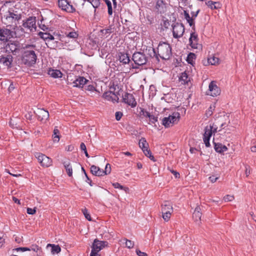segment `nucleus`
<instances>
[{
	"label": "nucleus",
	"mask_w": 256,
	"mask_h": 256,
	"mask_svg": "<svg viewBox=\"0 0 256 256\" xmlns=\"http://www.w3.org/2000/svg\"><path fill=\"white\" fill-rule=\"evenodd\" d=\"M48 246L52 247L51 252L52 254H58L61 251V248L59 245H55L54 244H48Z\"/></svg>",
	"instance_id": "7c9ffc66"
},
{
	"label": "nucleus",
	"mask_w": 256,
	"mask_h": 256,
	"mask_svg": "<svg viewBox=\"0 0 256 256\" xmlns=\"http://www.w3.org/2000/svg\"><path fill=\"white\" fill-rule=\"evenodd\" d=\"M21 120L18 116H12L9 122V124L12 128H20L21 127Z\"/></svg>",
	"instance_id": "a211bd4d"
},
{
	"label": "nucleus",
	"mask_w": 256,
	"mask_h": 256,
	"mask_svg": "<svg viewBox=\"0 0 256 256\" xmlns=\"http://www.w3.org/2000/svg\"><path fill=\"white\" fill-rule=\"evenodd\" d=\"M18 44L15 43L8 44L6 46V51H10L13 54H16V52H18L20 50Z\"/></svg>",
	"instance_id": "4be33fe9"
},
{
	"label": "nucleus",
	"mask_w": 256,
	"mask_h": 256,
	"mask_svg": "<svg viewBox=\"0 0 256 256\" xmlns=\"http://www.w3.org/2000/svg\"><path fill=\"white\" fill-rule=\"evenodd\" d=\"M86 1L92 4L95 9L94 12H96V8H98L100 4V0H87Z\"/></svg>",
	"instance_id": "79ce46f5"
},
{
	"label": "nucleus",
	"mask_w": 256,
	"mask_h": 256,
	"mask_svg": "<svg viewBox=\"0 0 256 256\" xmlns=\"http://www.w3.org/2000/svg\"><path fill=\"white\" fill-rule=\"evenodd\" d=\"M78 34L76 32H70L67 34V36L70 38H78Z\"/></svg>",
	"instance_id": "864d4df0"
},
{
	"label": "nucleus",
	"mask_w": 256,
	"mask_h": 256,
	"mask_svg": "<svg viewBox=\"0 0 256 256\" xmlns=\"http://www.w3.org/2000/svg\"><path fill=\"white\" fill-rule=\"evenodd\" d=\"M122 97V102L131 106L132 108H135L136 106L137 102L132 94L126 92Z\"/></svg>",
	"instance_id": "6e6552de"
},
{
	"label": "nucleus",
	"mask_w": 256,
	"mask_h": 256,
	"mask_svg": "<svg viewBox=\"0 0 256 256\" xmlns=\"http://www.w3.org/2000/svg\"><path fill=\"white\" fill-rule=\"evenodd\" d=\"M214 3V10H217L220 8L222 6V4L220 2H213Z\"/></svg>",
	"instance_id": "0e129e2a"
},
{
	"label": "nucleus",
	"mask_w": 256,
	"mask_h": 256,
	"mask_svg": "<svg viewBox=\"0 0 256 256\" xmlns=\"http://www.w3.org/2000/svg\"><path fill=\"white\" fill-rule=\"evenodd\" d=\"M214 144V149L218 153L222 154L224 152H226L228 150V148L226 146L222 145L220 143H215Z\"/></svg>",
	"instance_id": "bb28decb"
},
{
	"label": "nucleus",
	"mask_w": 256,
	"mask_h": 256,
	"mask_svg": "<svg viewBox=\"0 0 256 256\" xmlns=\"http://www.w3.org/2000/svg\"><path fill=\"white\" fill-rule=\"evenodd\" d=\"M12 15V17L14 16V28H12L14 30H20L21 31L22 34H24L25 32L24 28H22L21 26H18L16 22V21H18L22 18V15L21 14H15L12 12H11Z\"/></svg>",
	"instance_id": "f3484780"
},
{
	"label": "nucleus",
	"mask_w": 256,
	"mask_h": 256,
	"mask_svg": "<svg viewBox=\"0 0 256 256\" xmlns=\"http://www.w3.org/2000/svg\"><path fill=\"white\" fill-rule=\"evenodd\" d=\"M13 18L14 16L12 17L11 12L8 11L6 16H4V18H2V22L6 26V27L11 28L13 26V24L14 23Z\"/></svg>",
	"instance_id": "dca6fc26"
},
{
	"label": "nucleus",
	"mask_w": 256,
	"mask_h": 256,
	"mask_svg": "<svg viewBox=\"0 0 256 256\" xmlns=\"http://www.w3.org/2000/svg\"><path fill=\"white\" fill-rule=\"evenodd\" d=\"M132 60L136 65L140 66L146 64L148 61V57L144 52H136L132 56Z\"/></svg>",
	"instance_id": "7ed1b4c3"
},
{
	"label": "nucleus",
	"mask_w": 256,
	"mask_h": 256,
	"mask_svg": "<svg viewBox=\"0 0 256 256\" xmlns=\"http://www.w3.org/2000/svg\"><path fill=\"white\" fill-rule=\"evenodd\" d=\"M210 138L204 136V142L206 147H209L210 146Z\"/></svg>",
	"instance_id": "680f3d73"
},
{
	"label": "nucleus",
	"mask_w": 256,
	"mask_h": 256,
	"mask_svg": "<svg viewBox=\"0 0 256 256\" xmlns=\"http://www.w3.org/2000/svg\"><path fill=\"white\" fill-rule=\"evenodd\" d=\"M158 57L162 60H169L172 56V47L167 42H160L157 48Z\"/></svg>",
	"instance_id": "f257e3e1"
},
{
	"label": "nucleus",
	"mask_w": 256,
	"mask_h": 256,
	"mask_svg": "<svg viewBox=\"0 0 256 256\" xmlns=\"http://www.w3.org/2000/svg\"><path fill=\"white\" fill-rule=\"evenodd\" d=\"M40 37L44 39V40H48V36H49V33L48 32H40L38 34Z\"/></svg>",
	"instance_id": "3c124183"
},
{
	"label": "nucleus",
	"mask_w": 256,
	"mask_h": 256,
	"mask_svg": "<svg viewBox=\"0 0 256 256\" xmlns=\"http://www.w3.org/2000/svg\"><path fill=\"white\" fill-rule=\"evenodd\" d=\"M14 34H16V32L9 29L0 28V41L6 42L14 37Z\"/></svg>",
	"instance_id": "39448f33"
},
{
	"label": "nucleus",
	"mask_w": 256,
	"mask_h": 256,
	"mask_svg": "<svg viewBox=\"0 0 256 256\" xmlns=\"http://www.w3.org/2000/svg\"><path fill=\"white\" fill-rule=\"evenodd\" d=\"M36 208H28L26 210V212L29 214H36Z\"/></svg>",
	"instance_id": "4d7b16f0"
},
{
	"label": "nucleus",
	"mask_w": 256,
	"mask_h": 256,
	"mask_svg": "<svg viewBox=\"0 0 256 256\" xmlns=\"http://www.w3.org/2000/svg\"><path fill=\"white\" fill-rule=\"evenodd\" d=\"M48 74L54 78H62V74L60 70L52 68L49 69Z\"/></svg>",
	"instance_id": "393cba45"
},
{
	"label": "nucleus",
	"mask_w": 256,
	"mask_h": 256,
	"mask_svg": "<svg viewBox=\"0 0 256 256\" xmlns=\"http://www.w3.org/2000/svg\"><path fill=\"white\" fill-rule=\"evenodd\" d=\"M88 80L83 76L78 77L73 82L74 87L83 88Z\"/></svg>",
	"instance_id": "aec40b11"
},
{
	"label": "nucleus",
	"mask_w": 256,
	"mask_h": 256,
	"mask_svg": "<svg viewBox=\"0 0 256 256\" xmlns=\"http://www.w3.org/2000/svg\"><path fill=\"white\" fill-rule=\"evenodd\" d=\"M154 8L158 14H162L166 11L167 4L164 0H155Z\"/></svg>",
	"instance_id": "9d476101"
},
{
	"label": "nucleus",
	"mask_w": 256,
	"mask_h": 256,
	"mask_svg": "<svg viewBox=\"0 0 256 256\" xmlns=\"http://www.w3.org/2000/svg\"><path fill=\"white\" fill-rule=\"evenodd\" d=\"M28 251L33 250L36 252H38V250H41V248L39 247L38 245L32 244L30 248H28Z\"/></svg>",
	"instance_id": "a18cd8bd"
},
{
	"label": "nucleus",
	"mask_w": 256,
	"mask_h": 256,
	"mask_svg": "<svg viewBox=\"0 0 256 256\" xmlns=\"http://www.w3.org/2000/svg\"><path fill=\"white\" fill-rule=\"evenodd\" d=\"M170 118V120L172 122V124H176L177 123L180 118V114L178 112H173L172 115L169 116Z\"/></svg>",
	"instance_id": "c756f323"
},
{
	"label": "nucleus",
	"mask_w": 256,
	"mask_h": 256,
	"mask_svg": "<svg viewBox=\"0 0 256 256\" xmlns=\"http://www.w3.org/2000/svg\"><path fill=\"white\" fill-rule=\"evenodd\" d=\"M136 253L138 256H148L146 252H142L138 249L136 250Z\"/></svg>",
	"instance_id": "338daca9"
},
{
	"label": "nucleus",
	"mask_w": 256,
	"mask_h": 256,
	"mask_svg": "<svg viewBox=\"0 0 256 256\" xmlns=\"http://www.w3.org/2000/svg\"><path fill=\"white\" fill-rule=\"evenodd\" d=\"M214 128V124L212 126H210L208 128L206 126L205 128V132L204 134V136L209 137L210 138L212 134V129Z\"/></svg>",
	"instance_id": "f704fd0d"
},
{
	"label": "nucleus",
	"mask_w": 256,
	"mask_h": 256,
	"mask_svg": "<svg viewBox=\"0 0 256 256\" xmlns=\"http://www.w3.org/2000/svg\"><path fill=\"white\" fill-rule=\"evenodd\" d=\"M85 90H86L90 92H94V91L96 90L95 87L92 84H89L88 86H86Z\"/></svg>",
	"instance_id": "5fc2aeb1"
},
{
	"label": "nucleus",
	"mask_w": 256,
	"mask_h": 256,
	"mask_svg": "<svg viewBox=\"0 0 256 256\" xmlns=\"http://www.w3.org/2000/svg\"><path fill=\"white\" fill-rule=\"evenodd\" d=\"M196 58V56L194 54L190 52L186 58V61L188 64L193 65L194 64V60Z\"/></svg>",
	"instance_id": "473e14b6"
},
{
	"label": "nucleus",
	"mask_w": 256,
	"mask_h": 256,
	"mask_svg": "<svg viewBox=\"0 0 256 256\" xmlns=\"http://www.w3.org/2000/svg\"><path fill=\"white\" fill-rule=\"evenodd\" d=\"M62 164L64 166L68 175L69 176H72V168L70 162L69 161L64 162Z\"/></svg>",
	"instance_id": "cd10ccee"
},
{
	"label": "nucleus",
	"mask_w": 256,
	"mask_h": 256,
	"mask_svg": "<svg viewBox=\"0 0 256 256\" xmlns=\"http://www.w3.org/2000/svg\"><path fill=\"white\" fill-rule=\"evenodd\" d=\"M222 119V118H220L218 119L217 120L216 123L218 124H220V128H222V129H224L228 125V124L230 123V121L229 120H228V122H224Z\"/></svg>",
	"instance_id": "ea45409f"
},
{
	"label": "nucleus",
	"mask_w": 256,
	"mask_h": 256,
	"mask_svg": "<svg viewBox=\"0 0 256 256\" xmlns=\"http://www.w3.org/2000/svg\"><path fill=\"white\" fill-rule=\"evenodd\" d=\"M214 108H215L214 106L213 107L210 106V108H208V111H206V114L207 116H210L212 114V110H214Z\"/></svg>",
	"instance_id": "69168bd1"
},
{
	"label": "nucleus",
	"mask_w": 256,
	"mask_h": 256,
	"mask_svg": "<svg viewBox=\"0 0 256 256\" xmlns=\"http://www.w3.org/2000/svg\"><path fill=\"white\" fill-rule=\"evenodd\" d=\"M54 142H58L60 140V131L59 130L55 128L54 130V134L52 135Z\"/></svg>",
	"instance_id": "a19ab883"
},
{
	"label": "nucleus",
	"mask_w": 256,
	"mask_h": 256,
	"mask_svg": "<svg viewBox=\"0 0 256 256\" xmlns=\"http://www.w3.org/2000/svg\"><path fill=\"white\" fill-rule=\"evenodd\" d=\"M98 250L92 248L90 254V256H100V255L98 254Z\"/></svg>",
	"instance_id": "774afa93"
},
{
	"label": "nucleus",
	"mask_w": 256,
	"mask_h": 256,
	"mask_svg": "<svg viewBox=\"0 0 256 256\" xmlns=\"http://www.w3.org/2000/svg\"><path fill=\"white\" fill-rule=\"evenodd\" d=\"M111 171L110 165L109 164H106L105 170H104V174H110Z\"/></svg>",
	"instance_id": "bf43d9fd"
},
{
	"label": "nucleus",
	"mask_w": 256,
	"mask_h": 256,
	"mask_svg": "<svg viewBox=\"0 0 256 256\" xmlns=\"http://www.w3.org/2000/svg\"><path fill=\"white\" fill-rule=\"evenodd\" d=\"M118 57L120 62L124 64H128L130 61L128 54L126 53L120 52L118 53Z\"/></svg>",
	"instance_id": "b1692460"
},
{
	"label": "nucleus",
	"mask_w": 256,
	"mask_h": 256,
	"mask_svg": "<svg viewBox=\"0 0 256 256\" xmlns=\"http://www.w3.org/2000/svg\"><path fill=\"white\" fill-rule=\"evenodd\" d=\"M71 2L70 0H58V7L62 10L68 12H74L76 11L75 8Z\"/></svg>",
	"instance_id": "20e7f679"
},
{
	"label": "nucleus",
	"mask_w": 256,
	"mask_h": 256,
	"mask_svg": "<svg viewBox=\"0 0 256 256\" xmlns=\"http://www.w3.org/2000/svg\"><path fill=\"white\" fill-rule=\"evenodd\" d=\"M112 25L106 28H104L100 30V32L103 36H106V34H110L112 32Z\"/></svg>",
	"instance_id": "4c0bfd02"
},
{
	"label": "nucleus",
	"mask_w": 256,
	"mask_h": 256,
	"mask_svg": "<svg viewBox=\"0 0 256 256\" xmlns=\"http://www.w3.org/2000/svg\"><path fill=\"white\" fill-rule=\"evenodd\" d=\"M99 170V167L96 166L94 165H92L90 167V172L94 176H96L98 173V170Z\"/></svg>",
	"instance_id": "de8ad7c7"
},
{
	"label": "nucleus",
	"mask_w": 256,
	"mask_h": 256,
	"mask_svg": "<svg viewBox=\"0 0 256 256\" xmlns=\"http://www.w3.org/2000/svg\"><path fill=\"white\" fill-rule=\"evenodd\" d=\"M82 212H83L86 218L88 221H92V220L90 216L88 213V210L86 208H85L84 209L82 210Z\"/></svg>",
	"instance_id": "8fccbe9b"
},
{
	"label": "nucleus",
	"mask_w": 256,
	"mask_h": 256,
	"mask_svg": "<svg viewBox=\"0 0 256 256\" xmlns=\"http://www.w3.org/2000/svg\"><path fill=\"white\" fill-rule=\"evenodd\" d=\"M164 212L162 213V218L165 221L168 222L170 218L172 213L170 212V211L166 212L165 210H164Z\"/></svg>",
	"instance_id": "c03bdc74"
},
{
	"label": "nucleus",
	"mask_w": 256,
	"mask_h": 256,
	"mask_svg": "<svg viewBox=\"0 0 256 256\" xmlns=\"http://www.w3.org/2000/svg\"><path fill=\"white\" fill-rule=\"evenodd\" d=\"M82 172L84 173V175H85V176H86V182H88V183L90 184V186H93V184H92V180H91L88 178V174H86V172L85 170L84 169V168L83 167H82Z\"/></svg>",
	"instance_id": "603ef678"
},
{
	"label": "nucleus",
	"mask_w": 256,
	"mask_h": 256,
	"mask_svg": "<svg viewBox=\"0 0 256 256\" xmlns=\"http://www.w3.org/2000/svg\"><path fill=\"white\" fill-rule=\"evenodd\" d=\"M164 210L166 212L170 211V212L172 213L173 212L172 206L171 204L168 201L164 202V204H162V212H164Z\"/></svg>",
	"instance_id": "a878e982"
},
{
	"label": "nucleus",
	"mask_w": 256,
	"mask_h": 256,
	"mask_svg": "<svg viewBox=\"0 0 256 256\" xmlns=\"http://www.w3.org/2000/svg\"><path fill=\"white\" fill-rule=\"evenodd\" d=\"M28 248L27 247H19V248H14L12 250V251H17V252H26V251H28Z\"/></svg>",
	"instance_id": "13d9d810"
},
{
	"label": "nucleus",
	"mask_w": 256,
	"mask_h": 256,
	"mask_svg": "<svg viewBox=\"0 0 256 256\" xmlns=\"http://www.w3.org/2000/svg\"><path fill=\"white\" fill-rule=\"evenodd\" d=\"M37 56L34 50H26L22 56V61L24 64L28 66H32L36 62Z\"/></svg>",
	"instance_id": "f03ea898"
},
{
	"label": "nucleus",
	"mask_w": 256,
	"mask_h": 256,
	"mask_svg": "<svg viewBox=\"0 0 256 256\" xmlns=\"http://www.w3.org/2000/svg\"><path fill=\"white\" fill-rule=\"evenodd\" d=\"M35 156L42 166L48 167L52 165V160L45 154L37 152Z\"/></svg>",
	"instance_id": "0eeeda50"
},
{
	"label": "nucleus",
	"mask_w": 256,
	"mask_h": 256,
	"mask_svg": "<svg viewBox=\"0 0 256 256\" xmlns=\"http://www.w3.org/2000/svg\"><path fill=\"white\" fill-rule=\"evenodd\" d=\"M118 92L116 94L111 90L106 92L104 93L102 97L108 100H112V102H118L119 98L118 95Z\"/></svg>",
	"instance_id": "f8f14e48"
},
{
	"label": "nucleus",
	"mask_w": 256,
	"mask_h": 256,
	"mask_svg": "<svg viewBox=\"0 0 256 256\" xmlns=\"http://www.w3.org/2000/svg\"><path fill=\"white\" fill-rule=\"evenodd\" d=\"M139 146L142 150H145L148 147V144L144 138H142L139 141Z\"/></svg>",
	"instance_id": "72a5a7b5"
},
{
	"label": "nucleus",
	"mask_w": 256,
	"mask_h": 256,
	"mask_svg": "<svg viewBox=\"0 0 256 256\" xmlns=\"http://www.w3.org/2000/svg\"><path fill=\"white\" fill-rule=\"evenodd\" d=\"M207 62L208 64H210L212 65H216V64H218L219 58H218L212 56L208 58Z\"/></svg>",
	"instance_id": "e433bc0d"
},
{
	"label": "nucleus",
	"mask_w": 256,
	"mask_h": 256,
	"mask_svg": "<svg viewBox=\"0 0 256 256\" xmlns=\"http://www.w3.org/2000/svg\"><path fill=\"white\" fill-rule=\"evenodd\" d=\"M162 124L166 128L170 127V124H172L170 118L169 116L168 117L164 118L162 120Z\"/></svg>",
	"instance_id": "c9c22d12"
},
{
	"label": "nucleus",
	"mask_w": 256,
	"mask_h": 256,
	"mask_svg": "<svg viewBox=\"0 0 256 256\" xmlns=\"http://www.w3.org/2000/svg\"><path fill=\"white\" fill-rule=\"evenodd\" d=\"M13 62V57L11 54H8L6 56L2 55L0 56V64H2L4 66L10 68Z\"/></svg>",
	"instance_id": "4468645a"
},
{
	"label": "nucleus",
	"mask_w": 256,
	"mask_h": 256,
	"mask_svg": "<svg viewBox=\"0 0 256 256\" xmlns=\"http://www.w3.org/2000/svg\"><path fill=\"white\" fill-rule=\"evenodd\" d=\"M140 111L139 112V115L140 116L141 118H148L150 116V113L146 111L145 109L144 108H140Z\"/></svg>",
	"instance_id": "58836bf2"
},
{
	"label": "nucleus",
	"mask_w": 256,
	"mask_h": 256,
	"mask_svg": "<svg viewBox=\"0 0 256 256\" xmlns=\"http://www.w3.org/2000/svg\"><path fill=\"white\" fill-rule=\"evenodd\" d=\"M184 16L185 19L186 20L187 22L189 24L190 26H192L194 24V21L193 20L192 18L190 17L188 12L186 10L184 11Z\"/></svg>",
	"instance_id": "2f4dec72"
},
{
	"label": "nucleus",
	"mask_w": 256,
	"mask_h": 256,
	"mask_svg": "<svg viewBox=\"0 0 256 256\" xmlns=\"http://www.w3.org/2000/svg\"><path fill=\"white\" fill-rule=\"evenodd\" d=\"M209 92L208 94L212 96H216L220 95V88L216 86V82L212 81L209 84Z\"/></svg>",
	"instance_id": "ddd939ff"
},
{
	"label": "nucleus",
	"mask_w": 256,
	"mask_h": 256,
	"mask_svg": "<svg viewBox=\"0 0 256 256\" xmlns=\"http://www.w3.org/2000/svg\"><path fill=\"white\" fill-rule=\"evenodd\" d=\"M200 206H197L194 212L192 214V218L194 221L198 222L199 220H200V218L202 217V214L200 212Z\"/></svg>",
	"instance_id": "5701e85b"
},
{
	"label": "nucleus",
	"mask_w": 256,
	"mask_h": 256,
	"mask_svg": "<svg viewBox=\"0 0 256 256\" xmlns=\"http://www.w3.org/2000/svg\"><path fill=\"white\" fill-rule=\"evenodd\" d=\"M104 0L106 4L108 6V14L110 16L112 15V6L111 2L110 0Z\"/></svg>",
	"instance_id": "37998d69"
},
{
	"label": "nucleus",
	"mask_w": 256,
	"mask_h": 256,
	"mask_svg": "<svg viewBox=\"0 0 256 256\" xmlns=\"http://www.w3.org/2000/svg\"><path fill=\"white\" fill-rule=\"evenodd\" d=\"M122 116H123V114L122 112H116L115 114L116 120L118 121L120 120L121 119Z\"/></svg>",
	"instance_id": "e2e57ef3"
},
{
	"label": "nucleus",
	"mask_w": 256,
	"mask_h": 256,
	"mask_svg": "<svg viewBox=\"0 0 256 256\" xmlns=\"http://www.w3.org/2000/svg\"><path fill=\"white\" fill-rule=\"evenodd\" d=\"M234 200V196L230 195H226L224 197L225 202H231Z\"/></svg>",
	"instance_id": "052dcab7"
},
{
	"label": "nucleus",
	"mask_w": 256,
	"mask_h": 256,
	"mask_svg": "<svg viewBox=\"0 0 256 256\" xmlns=\"http://www.w3.org/2000/svg\"><path fill=\"white\" fill-rule=\"evenodd\" d=\"M36 114L38 119L41 121L48 120L50 116L48 112L43 108L39 110Z\"/></svg>",
	"instance_id": "6ab92c4d"
},
{
	"label": "nucleus",
	"mask_w": 256,
	"mask_h": 256,
	"mask_svg": "<svg viewBox=\"0 0 256 256\" xmlns=\"http://www.w3.org/2000/svg\"><path fill=\"white\" fill-rule=\"evenodd\" d=\"M198 34L195 32H191L189 42L192 48L198 50L202 49V45L198 44Z\"/></svg>",
	"instance_id": "1a4fd4ad"
},
{
	"label": "nucleus",
	"mask_w": 256,
	"mask_h": 256,
	"mask_svg": "<svg viewBox=\"0 0 256 256\" xmlns=\"http://www.w3.org/2000/svg\"><path fill=\"white\" fill-rule=\"evenodd\" d=\"M180 81L182 82L183 84H188L190 81V78L188 77V74L186 72H182L179 78Z\"/></svg>",
	"instance_id": "c85d7f7f"
},
{
	"label": "nucleus",
	"mask_w": 256,
	"mask_h": 256,
	"mask_svg": "<svg viewBox=\"0 0 256 256\" xmlns=\"http://www.w3.org/2000/svg\"><path fill=\"white\" fill-rule=\"evenodd\" d=\"M36 18L30 16L28 18L26 22L22 24V26L24 28L28 29L30 32L32 31V30H36Z\"/></svg>",
	"instance_id": "9b49d317"
},
{
	"label": "nucleus",
	"mask_w": 256,
	"mask_h": 256,
	"mask_svg": "<svg viewBox=\"0 0 256 256\" xmlns=\"http://www.w3.org/2000/svg\"><path fill=\"white\" fill-rule=\"evenodd\" d=\"M126 240V246L128 248H132L134 246V242L130 240L125 238Z\"/></svg>",
	"instance_id": "49530a36"
},
{
	"label": "nucleus",
	"mask_w": 256,
	"mask_h": 256,
	"mask_svg": "<svg viewBox=\"0 0 256 256\" xmlns=\"http://www.w3.org/2000/svg\"><path fill=\"white\" fill-rule=\"evenodd\" d=\"M149 118V121L152 124H154L158 120V118L157 116H155L152 114H150V116L148 117Z\"/></svg>",
	"instance_id": "09e8293b"
},
{
	"label": "nucleus",
	"mask_w": 256,
	"mask_h": 256,
	"mask_svg": "<svg viewBox=\"0 0 256 256\" xmlns=\"http://www.w3.org/2000/svg\"><path fill=\"white\" fill-rule=\"evenodd\" d=\"M172 34L174 38H178L183 36L184 32V26L182 24L176 22L174 24L172 25Z\"/></svg>",
	"instance_id": "423d86ee"
},
{
	"label": "nucleus",
	"mask_w": 256,
	"mask_h": 256,
	"mask_svg": "<svg viewBox=\"0 0 256 256\" xmlns=\"http://www.w3.org/2000/svg\"><path fill=\"white\" fill-rule=\"evenodd\" d=\"M112 186L115 188H120L121 190H125V189L128 190V188H124V186H122V185H121L118 182L113 183Z\"/></svg>",
	"instance_id": "6e6d98bb"
},
{
	"label": "nucleus",
	"mask_w": 256,
	"mask_h": 256,
	"mask_svg": "<svg viewBox=\"0 0 256 256\" xmlns=\"http://www.w3.org/2000/svg\"><path fill=\"white\" fill-rule=\"evenodd\" d=\"M108 244V242L106 241L99 240L96 238L94 241L92 248L98 250V252H99L106 246Z\"/></svg>",
	"instance_id": "2eb2a0df"
},
{
	"label": "nucleus",
	"mask_w": 256,
	"mask_h": 256,
	"mask_svg": "<svg viewBox=\"0 0 256 256\" xmlns=\"http://www.w3.org/2000/svg\"><path fill=\"white\" fill-rule=\"evenodd\" d=\"M145 52L151 58H156V60L158 62L160 61L159 58L158 56V52L156 53L154 48L152 47H149L146 48L144 50Z\"/></svg>",
	"instance_id": "412c9836"
}]
</instances>
